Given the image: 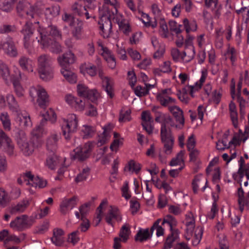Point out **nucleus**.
Returning a JSON list of instances; mask_svg holds the SVG:
<instances>
[{
    "mask_svg": "<svg viewBox=\"0 0 249 249\" xmlns=\"http://www.w3.org/2000/svg\"><path fill=\"white\" fill-rule=\"evenodd\" d=\"M81 131L84 139H89L95 135L96 130L94 126L85 124L82 126Z\"/></svg>",
    "mask_w": 249,
    "mask_h": 249,
    "instance_id": "35",
    "label": "nucleus"
},
{
    "mask_svg": "<svg viewBox=\"0 0 249 249\" xmlns=\"http://www.w3.org/2000/svg\"><path fill=\"white\" fill-rule=\"evenodd\" d=\"M38 14V8L36 6L32 5L30 4L24 12V17H25L29 20L36 19L37 20Z\"/></svg>",
    "mask_w": 249,
    "mask_h": 249,
    "instance_id": "33",
    "label": "nucleus"
},
{
    "mask_svg": "<svg viewBox=\"0 0 249 249\" xmlns=\"http://www.w3.org/2000/svg\"><path fill=\"white\" fill-rule=\"evenodd\" d=\"M15 92L18 97H21L24 95V89L21 86L18 81H14L13 82Z\"/></svg>",
    "mask_w": 249,
    "mask_h": 249,
    "instance_id": "60",
    "label": "nucleus"
},
{
    "mask_svg": "<svg viewBox=\"0 0 249 249\" xmlns=\"http://www.w3.org/2000/svg\"><path fill=\"white\" fill-rule=\"evenodd\" d=\"M169 25L170 31L175 33L177 35H178L181 33L182 30L180 28L182 26V25H178L177 23L175 21H170L169 22Z\"/></svg>",
    "mask_w": 249,
    "mask_h": 249,
    "instance_id": "63",
    "label": "nucleus"
},
{
    "mask_svg": "<svg viewBox=\"0 0 249 249\" xmlns=\"http://www.w3.org/2000/svg\"><path fill=\"white\" fill-rule=\"evenodd\" d=\"M202 182L203 183H205V185L204 187H202V191H204L206 188V185L207 184V180L206 179H203V178L201 176H196L193 181L192 186L194 192L196 193L198 189L199 185L200 183Z\"/></svg>",
    "mask_w": 249,
    "mask_h": 249,
    "instance_id": "44",
    "label": "nucleus"
},
{
    "mask_svg": "<svg viewBox=\"0 0 249 249\" xmlns=\"http://www.w3.org/2000/svg\"><path fill=\"white\" fill-rule=\"evenodd\" d=\"M30 5V3L27 2L19 1L16 7L19 16H24V12Z\"/></svg>",
    "mask_w": 249,
    "mask_h": 249,
    "instance_id": "54",
    "label": "nucleus"
},
{
    "mask_svg": "<svg viewBox=\"0 0 249 249\" xmlns=\"http://www.w3.org/2000/svg\"><path fill=\"white\" fill-rule=\"evenodd\" d=\"M18 145L22 153L26 156L31 155L34 152V146L29 141H26L24 138L18 141Z\"/></svg>",
    "mask_w": 249,
    "mask_h": 249,
    "instance_id": "24",
    "label": "nucleus"
},
{
    "mask_svg": "<svg viewBox=\"0 0 249 249\" xmlns=\"http://www.w3.org/2000/svg\"><path fill=\"white\" fill-rule=\"evenodd\" d=\"M113 129V126L110 124L105 126L103 127L104 131L102 133L98 136L97 144L98 146H102L107 143L110 137V133Z\"/></svg>",
    "mask_w": 249,
    "mask_h": 249,
    "instance_id": "22",
    "label": "nucleus"
},
{
    "mask_svg": "<svg viewBox=\"0 0 249 249\" xmlns=\"http://www.w3.org/2000/svg\"><path fill=\"white\" fill-rule=\"evenodd\" d=\"M33 26L32 23L26 22L22 30V33L24 36V39L25 42V46L27 48L28 47L27 45H26L27 42L34 33Z\"/></svg>",
    "mask_w": 249,
    "mask_h": 249,
    "instance_id": "37",
    "label": "nucleus"
},
{
    "mask_svg": "<svg viewBox=\"0 0 249 249\" xmlns=\"http://www.w3.org/2000/svg\"><path fill=\"white\" fill-rule=\"evenodd\" d=\"M89 168L88 167L84 168L75 178V182L78 183L86 180L89 175Z\"/></svg>",
    "mask_w": 249,
    "mask_h": 249,
    "instance_id": "50",
    "label": "nucleus"
},
{
    "mask_svg": "<svg viewBox=\"0 0 249 249\" xmlns=\"http://www.w3.org/2000/svg\"><path fill=\"white\" fill-rule=\"evenodd\" d=\"M80 69L81 72L84 74L87 73L91 76H94L96 74L97 70L94 66H86V63H84L81 65Z\"/></svg>",
    "mask_w": 249,
    "mask_h": 249,
    "instance_id": "49",
    "label": "nucleus"
},
{
    "mask_svg": "<svg viewBox=\"0 0 249 249\" xmlns=\"http://www.w3.org/2000/svg\"><path fill=\"white\" fill-rule=\"evenodd\" d=\"M101 49L102 51L101 55L106 61H115V58L111 52L107 47H104L102 44H99Z\"/></svg>",
    "mask_w": 249,
    "mask_h": 249,
    "instance_id": "43",
    "label": "nucleus"
},
{
    "mask_svg": "<svg viewBox=\"0 0 249 249\" xmlns=\"http://www.w3.org/2000/svg\"><path fill=\"white\" fill-rule=\"evenodd\" d=\"M46 14L50 15L53 17L57 16L60 13V7L58 6H53L46 8Z\"/></svg>",
    "mask_w": 249,
    "mask_h": 249,
    "instance_id": "62",
    "label": "nucleus"
},
{
    "mask_svg": "<svg viewBox=\"0 0 249 249\" xmlns=\"http://www.w3.org/2000/svg\"><path fill=\"white\" fill-rule=\"evenodd\" d=\"M232 177L241 186L244 179H249V168L238 169L237 172L232 174Z\"/></svg>",
    "mask_w": 249,
    "mask_h": 249,
    "instance_id": "27",
    "label": "nucleus"
},
{
    "mask_svg": "<svg viewBox=\"0 0 249 249\" xmlns=\"http://www.w3.org/2000/svg\"><path fill=\"white\" fill-rule=\"evenodd\" d=\"M52 116L53 118L56 119V116L54 113L53 110L50 109L46 112L45 114L43 115V118L42 119L40 125L37 126L32 132L33 137L29 141L32 143V145L34 146V149L38 148L42 144V141L40 138L44 131L43 126L46 123L48 119H51V116Z\"/></svg>",
    "mask_w": 249,
    "mask_h": 249,
    "instance_id": "3",
    "label": "nucleus"
},
{
    "mask_svg": "<svg viewBox=\"0 0 249 249\" xmlns=\"http://www.w3.org/2000/svg\"><path fill=\"white\" fill-rule=\"evenodd\" d=\"M64 160V159H60L56 155L53 154L47 159L46 165L50 169L53 170L56 166L61 165Z\"/></svg>",
    "mask_w": 249,
    "mask_h": 249,
    "instance_id": "31",
    "label": "nucleus"
},
{
    "mask_svg": "<svg viewBox=\"0 0 249 249\" xmlns=\"http://www.w3.org/2000/svg\"><path fill=\"white\" fill-rule=\"evenodd\" d=\"M29 205V201L27 199H24L18 202L17 205L12 206L10 210L12 214H17L23 213Z\"/></svg>",
    "mask_w": 249,
    "mask_h": 249,
    "instance_id": "32",
    "label": "nucleus"
},
{
    "mask_svg": "<svg viewBox=\"0 0 249 249\" xmlns=\"http://www.w3.org/2000/svg\"><path fill=\"white\" fill-rule=\"evenodd\" d=\"M83 23L81 20L76 19L75 22L71 25V33L72 36L76 39L80 38L81 36Z\"/></svg>",
    "mask_w": 249,
    "mask_h": 249,
    "instance_id": "26",
    "label": "nucleus"
},
{
    "mask_svg": "<svg viewBox=\"0 0 249 249\" xmlns=\"http://www.w3.org/2000/svg\"><path fill=\"white\" fill-rule=\"evenodd\" d=\"M184 155V151H180L178 153L176 157L173 158L169 163L171 166L181 165L184 163L183 156Z\"/></svg>",
    "mask_w": 249,
    "mask_h": 249,
    "instance_id": "51",
    "label": "nucleus"
},
{
    "mask_svg": "<svg viewBox=\"0 0 249 249\" xmlns=\"http://www.w3.org/2000/svg\"><path fill=\"white\" fill-rule=\"evenodd\" d=\"M131 113V111L129 109L126 110L122 109L120 112L119 122L124 123L130 121L131 119L130 116Z\"/></svg>",
    "mask_w": 249,
    "mask_h": 249,
    "instance_id": "52",
    "label": "nucleus"
},
{
    "mask_svg": "<svg viewBox=\"0 0 249 249\" xmlns=\"http://www.w3.org/2000/svg\"><path fill=\"white\" fill-rule=\"evenodd\" d=\"M131 234L130 226L128 223L124 224L121 227L119 236L124 242H126Z\"/></svg>",
    "mask_w": 249,
    "mask_h": 249,
    "instance_id": "42",
    "label": "nucleus"
},
{
    "mask_svg": "<svg viewBox=\"0 0 249 249\" xmlns=\"http://www.w3.org/2000/svg\"><path fill=\"white\" fill-rule=\"evenodd\" d=\"M117 10L116 7H109L106 5L103 6L101 11V17L99 21V29L101 31V35L104 38L109 37L111 33L112 23L111 19L115 18V14L117 13Z\"/></svg>",
    "mask_w": 249,
    "mask_h": 249,
    "instance_id": "1",
    "label": "nucleus"
},
{
    "mask_svg": "<svg viewBox=\"0 0 249 249\" xmlns=\"http://www.w3.org/2000/svg\"><path fill=\"white\" fill-rule=\"evenodd\" d=\"M163 144V153L160 152L159 154V158L162 163H165L167 156L172 153L174 140L161 141Z\"/></svg>",
    "mask_w": 249,
    "mask_h": 249,
    "instance_id": "16",
    "label": "nucleus"
},
{
    "mask_svg": "<svg viewBox=\"0 0 249 249\" xmlns=\"http://www.w3.org/2000/svg\"><path fill=\"white\" fill-rule=\"evenodd\" d=\"M25 176L29 179L28 184L33 187H38L40 188H44L46 186L47 181L38 177H35L30 172L25 173Z\"/></svg>",
    "mask_w": 249,
    "mask_h": 249,
    "instance_id": "20",
    "label": "nucleus"
},
{
    "mask_svg": "<svg viewBox=\"0 0 249 249\" xmlns=\"http://www.w3.org/2000/svg\"><path fill=\"white\" fill-rule=\"evenodd\" d=\"M92 147V143L91 142H88L85 144L83 147H78L74 149L73 155L71 154V156L74 159H77L79 160H84L88 157Z\"/></svg>",
    "mask_w": 249,
    "mask_h": 249,
    "instance_id": "13",
    "label": "nucleus"
},
{
    "mask_svg": "<svg viewBox=\"0 0 249 249\" xmlns=\"http://www.w3.org/2000/svg\"><path fill=\"white\" fill-rule=\"evenodd\" d=\"M77 91L79 96L87 98L92 102L95 101L99 97V94L96 89H89L86 85L82 83L77 85Z\"/></svg>",
    "mask_w": 249,
    "mask_h": 249,
    "instance_id": "10",
    "label": "nucleus"
},
{
    "mask_svg": "<svg viewBox=\"0 0 249 249\" xmlns=\"http://www.w3.org/2000/svg\"><path fill=\"white\" fill-rule=\"evenodd\" d=\"M78 120L76 115L69 114L67 119H63L61 123L63 134L67 140L71 139L72 134L76 131Z\"/></svg>",
    "mask_w": 249,
    "mask_h": 249,
    "instance_id": "4",
    "label": "nucleus"
},
{
    "mask_svg": "<svg viewBox=\"0 0 249 249\" xmlns=\"http://www.w3.org/2000/svg\"><path fill=\"white\" fill-rule=\"evenodd\" d=\"M0 148L9 156L15 155V147L13 142L1 129H0Z\"/></svg>",
    "mask_w": 249,
    "mask_h": 249,
    "instance_id": "7",
    "label": "nucleus"
},
{
    "mask_svg": "<svg viewBox=\"0 0 249 249\" xmlns=\"http://www.w3.org/2000/svg\"><path fill=\"white\" fill-rule=\"evenodd\" d=\"M60 137L58 132L54 131L48 138L46 142L47 148L51 152L54 151L57 148V142Z\"/></svg>",
    "mask_w": 249,
    "mask_h": 249,
    "instance_id": "23",
    "label": "nucleus"
},
{
    "mask_svg": "<svg viewBox=\"0 0 249 249\" xmlns=\"http://www.w3.org/2000/svg\"><path fill=\"white\" fill-rule=\"evenodd\" d=\"M2 47L6 51V53L11 57H16L18 55V52L14 43L12 41L4 42Z\"/></svg>",
    "mask_w": 249,
    "mask_h": 249,
    "instance_id": "38",
    "label": "nucleus"
},
{
    "mask_svg": "<svg viewBox=\"0 0 249 249\" xmlns=\"http://www.w3.org/2000/svg\"><path fill=\"white\" fill-rule=\"evenodd\" d=\"M238 196V202L240 210L242 212L244 207H246L247 209L249 208V192L248 194L245 196L244 192L242 187L238 189L237 192Z\"/></svg>",
    "mask_w": 249,
    "mask_h": 249,
    "instance_id": "21",
    "label": "nucleus"
},
{
    "mask_svg": "<svg viewBox=\"0 0 249 249\" xmlns=\"http://www.w3.org/2000/svg\"><path fill=\"white\" fill-rule=\"evenodd\" d=\"M33 224V220L29 218L26 215L17 217L10 224V226L14 230L22 231L29 228Z\"/></svg>",
    "mask_w": 249,
    "mask_h": 249,
    "instance_id": "6",
    "label": "nucleus"
},
{
    "mask_svg": "<svg viewBox=\"0 0 249 249\" xmlns=\"http://www.w3.org/2000/svg\"><path fill=\"white\" fill-rule=\"evenodd\" d=\"M161 219L157 220L150 229L152 233L154 230H156V235L158 237L162 235L164 233V229L162 227L163 225H161Z\"/></svg>",
    "mask_w": 249,
    "mask_h": 249,
    "instance_id": "47",
    "label": "nucleus"
},
{
    "mask_svg": "<svg viewBox=\"0 0 249 249\" xmlns=\"http://www.w3.org/2000/svg\"><path fill=\"white\" fill-rule=\"evenodd\" d=\"M71 10L74 15L80 17H85L86 19H89L91 17L89 16V11L85 6H83L76 2L71 5Z\"/></svg>",
    "mask_w": 249,
    "mask_h": 249,
    "instance_id": "19",
    "label": "nucleus"
},
{
    "mask_svg": "<svg viewBox=\"0 0 249 249\" xmlns=\"http://www.w3.org/2000/svg\"><path fill=\"white\" fill-rule=\"evenodd\" d=\"M164 224H167L170 227L171 232H172V231H178V230L176 228L178 222L176 219L171 215L168 214L164 217L161 221V225H164Z\"/></svg>",
    "mask_w": 249,
    "mask_h": 249,
    "instance_id": "36",
    "label": "nucleus"
},
{
    "mask_svg": "<svg viewBox=\"0 0 249 249\" xmlns=\"http://www.w3.org/2000/svg\"><path fill=\"white\" fill-rule=\"evenodd\" d=\"M78 197L73 196L71 198H64L60 204V212L63 214H66L75 207L78 202Z\"/></svg>",
    "mask_w": 249,
    "mask_h": 249,
    "instance_id": "14",
    "label": "nucleus"
},
{
    "mask_svg": "<svg viewBox=\"0 0 249 249\" xmlns=\"http://www.w3.org/2000/svg\"><path fill=\"white\" fill-rule=\"evenodd\" d=\"M60 72L65 79L71 84L76 83L77 81L76 75L70 63H60Z\"/></svg>",
    "mask_w": 249,
    "mask_h": 249,
    "instance_id": "11",
    "label": "nucleus"
},
{
    "mask_svg": "<svg viewBox=\"0 0 249 249\" xmlns=\"http://www.w3.org/2000/svg\"><path fill=\"white\" fill-rule=\"evenodd\" d=\"M160 35L164 38L168 36V29L165 21L161 19L160 22Z\"/></svg>",
    "mask_w": 249,
    "mask_h": 249,
    "instance_id": "59",
    "label": "nucleus"
},
{
    "mask_svg": "<svg viewBox=\"0 0 249 249\" xmlns=\"http://www.w3.org/2000/svg\"><path fill=\"white\" fill-rule=\"evenodd\" d=\"M39 33V38L42 36V35L45 34L46 38H50L52 36L55 38L62 39V34L61 31L58 28L54 25L49 26L45 29H42L38 31Z\"/></svg>",
    "mask_w": 249,
    "mask_h": 249,
    "instance_id": "18",
    "label": "nucleus"
},
{
    "mask_svg": "<svg viewBox=\"0 0 249 249\" xmlns=\"http://www.w3.org/2000/svg\"><path fill=\"white\" fill-rule=\"evenodd\" d=\"M171 91L170 89H164L159 92L157 95V100L163 106H167L170 104L175 103L176 100L169 95Z\"/></svg>",
    "mask_w": 249,
    "mask_h": 249,
    "instance_id": "17",
    "label": "nucleus"
},
{
    "mask_svg": "<svg viewBox=\"0 0 249 249\" xmlns=\"http://www.w3.org/2000/svg\"><path fill=\"white\" fill-rule=\"evenodd\" d=\"M207 75V70L205 69H203L201 71V76L199 81L196 82L195 85L188 86L190 94L192 97H194V93L198 91L201 88L202 85L204 82Z\"/></svg>",
    "mask_w": 249,
    "mask_h": 249,
    "instance_id": "28",
    "label": "nucleus"
},
{
    "mask_svg": "<svg viewBox=\"0 0 249 249\" xmlns=\"http://www.w3.org/2000/svg\"><path fill=\"white\" fill-rule=\"evenodd\" d=\"M183 22L187 34L191 31H195L196 30L197 24L195 21H192L190 22L187 18H184Z\"/></svg>",
    "mask_w": 249,
    "mask_h": 249,
    "instance_id": "53",
    "label": "nucleus"
},
{
    "mask_svg": "<svg viewBox=\"0 0 249 249\" xmlns=\"http://www.w3.org/2000/svg\"><path fill=\"white\" fill-rule=\"evenodd\" d=\"M171 71L169 63H162L159 68L155 69L154 72L155 74L160 75L161 73H167Z\"/></svg>",
    "mask_w": 249,
    "mask_h": 249,
    "instance_id": "55",
    "label": "nucleus"
},
{
    "mask_svg": "<svg viewBox=\"0 0 249 249\" xmlns=\"http://www.w3.org/2000/svg\"><path fill=\"white\" fill-rule=\"evenodd\" d=\"M168 109L173 114L177 123L180 124V125H184V118L182 109L176 106H169Z\"/></svg>",
    "mask_w": 249,
    "mask_h": 249,
    "instance_id": "25",
    "label": "nucleus"
},
{
    "mask_svg": "<svg viewBox=\"0 0 249 249\" xmlns=\"http://www.w3.org/2000/svg\"><path fill=\"white\" fill-rule=\"evenodd\" d=\"M184 222L186 226V239L190 240L191 237L193 236L194 231L195 233L192 242L193 246H197L202 238L203 232L202 227L198 226L195 228V219L193 214L191 212H189L186 214Z\"/></svg>",
    "mask_w": 249,
    "mask_h": 249,
    "instance_id": "2",
    "label": "nucleus"
},
{
    "mask_svg": "<svg viewBox=\"0 0 249 249\" xmlns=\"http://www.w3.org/2000/svg\"><path fill=\"white\" fill-rule=\"evenodd\" d=\"M16 121L22 128H25L31 125V121L29 116L18 114Z\"/></svg>",
    "mask_w": 249,
    "mask_h": 249,
    "instance_id": "41",
    "label": "nucleus"
},
{
    "mask_svg": "<svg viewBox=\"0 0 249 249\" xmlns=\"http://www.w3.org/2000/svg\"><path fill=\"white\" fill-rule=\"evenodd\" d=\"M7 102L9 108L12 112L18 113L20 111L19 106L16 101L15 97L12 94H8L7 97Z\"/></svg>",
    "mask_w": 249,
    "mask_h": 249,
    "instance_id": "40",
    "label": "nucleus"
},
{
    "mask_svg": "<svg viewBox=\"0 0 249 249\" xmlns=\"http://www.w3.org/2000/svg\"><path fill=\"white\" fill-rule=\"evenodd\" d=\"M9 201L10 199L7 193L0 188V207H5Z\"/></svg>",
    "mask_w": 249,
    "mask_h": 249,
    "instance_id": "56",
    "label": "nucleus"
},
{
    "mask_svg": "<svg viewBox=\"0 0 249 249\" xmlns=\"http://www.w3.org/2000/svg\"><path fill=\"white\" fill-rule=\"evenodd\" d=\"M86 111L85 114L87 116L93 117L98 114L96 107L90 103H87L85 107Z\"/></svg>",
    "mask_w": 249,
    "mask_h": 249,
    "instance_id": "58",
    "label": "nucleus"
},
{
    "mask_svg": "<svg viewBox=\"0 0 249 249\" xmlns=\"http://www.w3.org/2000/svg\"><path fill=\"white\" fill-rule=\"evenodd\" d=\"M0 120L2 123L3 127L5 130H11V120L7 112H2L0 115Z\"/></svg>",
    "mask_w": 249,
    "mask_h": 249,
    "instance_id": "46",
    "label": "nucleus"
},
{
    "mask_svg": "<svg viewBox=\"0 0 249 249\" xmlns=\"http://www.w3.org/2000/svg\"><path fill=\"white\" fill-rule=\"evenodd\" d=\"M17 1L16 0H0V10L6 13H11Z\"/></svg>",
    "mask_w": 249,
    "mask_h": 249,
    "instance_id": "29",
    "label": "nucleus"
},
{
    "mask_svg": "<svg viewBox=\"0 0 249 249\" xmlns=\"http://www.w3.org/2000/svg\"><path fill=\"white\" fill-rule=\"evenodd\" d=\"M64 231L62 229H55L53 231V235L51 239L53 243L57 246H61L64 242Z\"/></svg>",
    "mask_w": 249,
    "mask_h": 249,
    "instance_id": "30",
    "label": "nucleus"
},
{
    "mask_svg": "<svg viewBox=\"0 0 249 249\" xmlns=\"http://www.w3.org/2000/svg\"><path fill=\"white\" fill-rule=\"evenodd\" d=\"M37 71L40 79L49 81L53 78V70L49 63H39Z\"/></svg>",
    "mask_w": 249,
    "mask_h": 249,
    "instance_id": "12",
    "label": "nucleus"
},
{
    "mask_svg": "<svg viewBox=\"0 0 249 249\" xmlns=\"http://www.w3.org/2000/svg\"><path fill=\"white\" fill-rule=\"evenodd\" d=\"M142 17L143 22L146 27L151 26L154 28L157 26V23L156 20L155 19L154 21H151V18L148 15L143 13Z\"/></svg>",
    "mask_w": 249,
    "mask_h": 249,
    "instance_id": "57",
    "label": "nucleus"
},
{
    "mask_svg": "<svg viewBox=\"0 0 249 249\" xmlns=\"http://www.w3.org/2000/svg\"><path fill=\"white\" fill-rule=\"evenodd\" d=\"M160 138L161 141L174 140L169 127L161 124L160 128Z\"/></svg>",
    "mask_w": 249,
    "mask_h": 249,
    "instance_id": "39",
    "label": "nucleus"
},
{
    "mask_svg": "<svg viewBox=\"0 0 249 249\" xmlns=\"http://www.w3.org/2000/svg\"><path fill=\"white\" fill-rule=\"evenodd\" d=\"M151 234L148 229H140L137 232L135 237V240L136 241L142 242L146 241L151 236Z\"/></svg>",
    "mask_w": 249,
    "mask_h": 249,
    "instance_id": "34",
    "label": "nucleus"
},
{
    "mask_svg": "<svg viewBox=\"0 0 249 249\" xmlns=\"http://www.w3.org/2000/svg\"><path fill=\"white\" fill-rule=\"evenodd\" d=\"M41 38L38 39L37 41L44 48H48L49 50L54 53H58L62 52V46L57 41L51 39V38H46L45 34H42Z\"/></svg>",
    "mask_w": 249,
    "mask_h": 249,
    "instance_id": "8",
    "label": "nucleus"
},
{
    "mask_svg": "<svg viewBox=\"0 0 249 249\" xmlns=\"http://www.w3.org/2000/svg\"><path fill=\"white\" fill-rule=\"evenodd\" d=\"M179 231H174L171 232L164 244V249H169L172 247L173 243L178 238Z\"/></svg>",
    "mask_w": 249,
    "mask_h": 249,
    "instance_id": "45",
    "label": "nucleus"
},
{
    "mask_svg": "<svg viewBox=\"0 0 249 249\" xmlns=\"http://www.w3.org/2000/svg\"><path fill=\"white\" fill-rule=\"evenodd\" d=\"M135 94L138 97H142L148 94V89H146L145 86H137L134 89Z\"/></svg>",
    "mask_w": 249,
    "mask_h": 249,
    "instance_id": "64",
    "label": "nucleus"
},
{
    "mask_svg": "<svg viewBox=\"0 0 249 249\" xmlns=\"http://www.w3.org/2000/svg\"><path fill=\"white\" fill-rule=\"evenodd\" d=\"M106 222L113 227L115 222H120L122 220V215L118 209L115 206H110L105 217Z\"/></svg>",
    "mask_w": 249,
    "mask_h": 249,
    "instance_id": "9",
    "label": "nucleus"
},
{
    "mask_svg": "<svg viewBox=\"0 0 249 249\" xmlns=\"http://www.w3.org/2000/svg\"><path fill=\"white\" fill-rule=\"evenodd\" d=\"M76 60L75 56L71 51L64 53L61 57L58 58V62H74Z\"/></svg>",
    "mask_w": 249,
    "mask_h": 249,
    "instance_id": "48",
    "label": "nucleus"
},
{
    "mask_svg": "<svg viewBox=\"0 0 249 249\" xmlns=\"http://www.w3.org/2000/svg\"><path fill=\"white\" fill-rule=\"evenodd\" d=\"M99 76L102 80L103 87L105 88L106 91L112 98L113 96V79L111 77L104 76L101 70H99Z\"/></svg>",
    "mask_w": 249,
    "mask_h": 249,
    "instance_id": "15",
    "label": "nucleus"
},
{
    "mask_svg": "<svg viewBox=\"0 0 249 249\" xmlns=\"http://www.w3.org/2000/svg\"><path fill=\"white\" fill-rule=\"evenodd\" d=\"M29 94L32 98V101H35L36 99V102L41 108H45L49 102V96L45 89L40 85L32 87L30 89Z\"/></svg>",
    "mask_w": 249,
    "mask_h": 249,
    "instance_id": "5",
    "label": "nucleus"
},
{
    "mask_svg": "<svg viewBox=\"0 0 249 249\" xmlns=\"http://www.w3.org/2000/svg\"><path fill=\"white\" fill-rule=\"evenodd\" d=\"M107 200L105 199L103 200L97 209V214L96 219L97 220V222L96 225H98L102 220L103 213L102 210L104 209V207L107 205Z\"/></svg>",
    "mask_w": 249,
    "mask_h": 249,
    "instance_id": "61",
    "label": "nucleus"
}]
</instances>
